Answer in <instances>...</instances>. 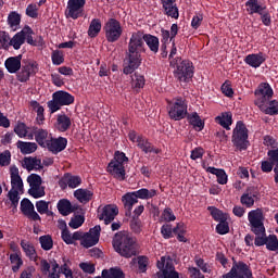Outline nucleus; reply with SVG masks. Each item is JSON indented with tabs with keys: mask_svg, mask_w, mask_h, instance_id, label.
Instances as JSON below:
<instances>
[{
	"mask_svg": "<svg viewBox=\"0 0 278 278\" xmlns=\"http://www.w3.org/2000/svg\"><path fill=\"white\" fill-rule=\"evenodd\" d=\"M222 92H223V94H225V97H228L229 99H231V97H233V88H231L229 80H226L222 85Z\"/></svg>",
	"mask_w": 278,
	"mask_h": 278,
	"instance_id": "0e129e2a",
	"label": "nucleus"
},
{
	"mask_svg": "<svg viewBox=\"0 0 278 278\" xmlns=\"http://www.w3.org/2000/svg\"><path fill=\"white\" fill-rule=\"evenodd\" d=\"M170 66H176L174 77L178 79V81L188 84V81L194 77V65L189 60H181L180 58L173 59Z\"/></svg>",
	"mask_w": 278,
	"mask_h": 278,
	"instance_id": "423d86ee",
	"label": "nucleus"
},
{
	"mask_svg": "<svg viewBox=\"0 0 278 278\" xmlns=\"http://www.w3.org/2000/svg\"><path fill=\"white\" fill-rule=\"evenodd\" d=\"M20 210L24 216H27L29 218V220H42L40 215L36 212L34 203H31V200L27 198H24L21 201Z\"/></svg>",
	"mask_w": 278,
	"mask_h": 278,
	"instance_id": "2eb2a0df",
	"label": "nucleus"
},
{
	"mask_svg": "<svg viewBox=\"0 0 278 278\" xmlns=\"http://www.w3.org/2000/svg\"><path fill=\"white\" fill-rule=\"evenodd\" d=\"M10 175L12 190L23 191V178H21V175L18 174V167L15 165L12 166L10 168Z\"/></svg>",
	"mask_w": 278,
	"mask_h": 278,
	"instance_id": "393cba45",
	"label": "nucleus"
},
{
	"mask_svg": "<svg viewBox=\"0 0 278 278\" xmlns=\"http://www.w3.org/2000/svg\"><path fill=\"white\" fill-rule=\"evenodd\" d=\"M59 186L62 188V190H65V188H79V186H81V177L73 176L72 174L67 173L59 181Z\"/></svg>",
	"mask_w": 278,
	"mask_h": 278,
	"instance_id": "6ab92c4d",
	"label": "nucleus"
},
{
	"mask_svg": "<svg viewBox=\"0 0 278 278\" xmlns=\"http://www.w3.org/2000/svg\"><path fill=\"white\" fill-rule=\"evenodd\" d=\"M264 211L262 208L252 210L248 213L250 229L256 237L254 238L255 247H264L266 244V227H264Z\"/></svg>",
	"mask_w": 278,
	"mask_h": 278,
	"instance_id": "20e7f679",
	"label": "nucleus"
},
{
	"mask_svg": "<svg viewBox=\"0 0 278 278\" xmlns=\"http://www.w3.org/2000/svg\"><path fill=\"white\" fill-rule=\"evenodd\" d=\"M253 278V271H251V268L247 263L240 261L236 262L233 260L232 267L229 273L226 275H223L222 278Z\"/></svg>",
	"mask_w": 278,
	"mask_h": 278,
	"instance_id": "9b49d317",
	"label": "nucleus"
},
{
	"mask_svg": "<svg viewBox=\"0 0 278 278\" xmlns=\"http://www.w3.org/2000/svg\"><path fill=\"white\" fill-rule=\"evenodd\" d=\"M10 162H12V153L9 150L0 153V166H10Z\"/></svg>",
	"mask_w": 278,
	"mask_h": 278,
	"instance_id": "052dcab7",
	"label": "nucleus"
},
{
	"mask_svg": "<svg viewBox=\"0 0 278 278\" xmlns=\"http://www.w3.org/2000/svg\"><path fill=\"white\" fill-rule=\"evenodd\" d=\"M187 121L189 124L192 125L193 129H195V131H203V129H205V122H203V119H201V116H199V113L193 112V113H187L186 116Z\"/></svg>",
	"mask_w": 278,
	"mask_h": 278,
	"instance_id": "bb28decb",
	"label": "nucleus"
},
{
	"mask_svg": "<svg viewBox=\"0 0 278 278\" xmlns=\"http://www.w3.org/2000/svg\"><path fill=\"white\" fill-rule=\"evenodd\" d=\"M8 25L10 27H18L21 25V14L16 11H11L8 15Z\"/></svg>",
	"mask_w": 278,
	"mask_h": 278,
	"instance_id": "37998d69",
	"label": "nucleus"
},
{
	"mask_svg": "<svg viewBox=\"0 0 278 278\" xmlns=\"http://www.w3.org/2000/svg\"><path fill=\"white\" fill-rule=\"evenodd\" d=\"M116 216H118V206L109 204L102 208V213L98 215V218L104 220V225H110Z\"/></svg>",
	"mask_w": 278,
	"mask_h": 278,
	"instance_id": "f3484780",
	"label": "nucleus"
},
{
	"mask_svg": "<svg viewBox=\"0 0 278 278\" xmlns=\"http://www.w3.org/2000/svg\"><path fill=\"white\" fill-rule=\"evenodd\" d=\"M23 30L16 33L13 38L9 41V47H13L15 51H18L23 45H25V35Z\"/></svg>",
	"mask_w": 278,
	"mask_h": 278,
	"instance_id": "e433bc0d",
	"label": "nucleus"
},
{
	"mask_svg": "<svg viewBox=\"0 0 278 278\" xmlns=\"http://www.w3.org/2000/svg\"><path fill=\"white\" fill-rule=\"evenodd\" d=\"M9 260L12 264V271L18 273V270H21V266H23V258L21 257V252L11 253Z\"/></svg>",
	"mask_w": 278,
	"mask_h": 278,
	"instance_id": "ea45409f",
	"label": "nucleus"
},
{
	"mask_svg": "<svg viewBox=\"0 0 278 278\" xmlns=\"http://www.w3.org/2000/svg\"><path fill=\"white\" fill-rule=\"evenodd\" d=\"M244 62L252 68H260L266 62V55L262 52L248 54L244 58Z\"/></svg>",
	"mask_w": 278,
	"mask_h": 278,
	"instance_id": "4be33fe9",
	"label": "nucleus"
},
{
	"mask_svg": "<svg viewBox=\"0 0 278 278\" xmlns=\"http://www.w3.org/2000/svg\"><path fill=\"white\" fill-rule=\"evenodd\" d=\"M56 208L59 210V214L62 216H68V214H73V212H75L73 204H71V201L67 199H61L56 204Z\"/></svg>",
	"mask_w": 278,
	"mask_h": 278,
	"instance_id": "2f4dec72",
	"label": "nucleus"
},
{
	"mask_svg": "<svg viewBox=\"0 0 278 278\" xmlns=\"http://www.w3.org/2000/svg\"><path fill=\"white\" fill-rule=\"evenodd\" d=\"M16 146L23 155H29L31 153H36V151L38 150V144L36 142H27V141L18 140Z\"/></svg>",
	"mask_w": 278,
	"mask_h": 278,
	"instance_id": "c85d7f7f",
	"label": "nucleus"
},
{
	"mask_svg": "<svg viewBox=\"0 0 278 278\" xmlns=\"http://www.w3.org/2000/svg\"><path fill=\"white\" fill-rule=\"evenodd\" d=\"M205 155V150L202 147H197L191 151L190 159L193 161L201 160Z\"/></svg>",
	"mask_w": 278,
	"mask_h": 278,
	"instance_id": "680f3d73",
	"label": "nucleus"
},
{
	"mask_svg": "<svg viewBox=\"0 0 278 278\" xmlns=\"http://www.w3.org/2000/svg\"><path fill=\"white\" fill-rule=\"evenodd\" d=\"M216 233L219 236H226V233H229V222L222 220L216 225Z\"/></svg>",
	"mask_w": 278,
	"mask_h": 278,
	"instance_id": "5fc2aeb1",
	"label": "nucleus"
},
{
	"mask_svg": "<svg viewBox=\"0 0 278 278\" xmlns=\"http://www.w3.org/2000/svg\"><path fill=\"white\" fill-rule=\"evenodd\" d=\"M85 5H86V0H68L67 7L65 10L66 18H73V21H77V18H81V16H84Z\"/></svg>",
	"mask_w": 278,
	"mask_h": 278,
	"instance_id": "f8f14e48",
	"label": "nucleus"
},
{
	"mask_svg": "<svg viewBox=\"0 0 278 278\" xmlns=\"http://www.w3.org/2000/svg\"><path fill=\"white\" fill-rule=\"evenodd\" d=\"M0 49H10V35L3 30L0 31Z\"/></svg>",
	"mask_w": 278,
	"mask_h": 278,
	"instance_id": "4d7b16f0",
	"label": "nucleus"
},
{
	"mask_svg": "<svg viewBox=\"0 0 278 278\" xmlns=\"http://www.w3.org/2000/svg\"><path fill=\"white\" fill-rule=\"evenodd\" d=\"M267 156L270 160V162H273V164L275 165V168H278V148L268 150Z\"/></svg>",
	"mask_w": 278,
	"mask_h": 278,
	"instance_id": "338daca9",
	"label": "nucleus"
},
{
	"mask_svg": "<svg viewBox=\"0 0 278 278\" xmlns=\"http://www.w3.org/2000/svg\"><path fill=\"white\" fill-rule=\"evenodd\" d=\"M27 182L29 184L30 188L42 186V177H40L38 174H30L27 177Z\"/></svg>",
	"mask_w": 278,
	"mask_h": 278,
	"instance_id": "864d4df0",
	"label": "nucleus"
},
{
	"mask_svg": "<svg viewBox=\"0 0 278 278\" xmlns=\"http://www.w3.org/2000/svg\"><path fill=\"white\" fill-rule=\"evenodd\" d=\"M36 208H37V212L42 215L49 208V202L45 200H39L36 202Z\"/></svg>",
	"mask_w": 278,
	"mask_h": 278,
	"instance_id": "774afa93",
	"label": "nucleus"
},
{
	"mask_svg": "<svg viewBox=\"0 0 278 278\" xmlns=\"http://www.w3.org/2000/svg\"><path fill=\"white\" fill-rule=\"evenodd\" d=\"M168 116L172 121H184L188 116V104L184 98L174 99V103L169 105Z\"/></svg>",
	"mask_w": 278,
	"mask_h": 278,
	"instance_id": "9d476101",
	"label": "nucleus"
},
{
	"mask_svg": "<svg viewBox=\"0 0 278 278\" xmlns=\"http://www.w3.org/2000/svg\"><path fill=\"white\" fill-rule=\"evenodd\" d=\"M215 123L229 131L231 130V125H233V115H231V112L222 113V115L215 117Z\"/></svg>",
	"mask_w": 278,
	"mask_h": 278,
	"instance_id": "a878e982",
	"label": "nucleus"
},
{
	"mask_svg": "<svg viewBox=\"0 0 278 278\" xmlns=\"http://www.w3.org/2000/svg\"><path fill=\"white\" fill-rule=\"evenodd\" d=\"M23 35H24V41L26 40L27 45H30L31 47H34V29H31V27H29L28 25H26L23 29Z\"/></svg>",
	"mask_w": 278,
	"mask_h": 278,
	"instance_id": "3c124183",
	"label": "nucleus"
},
{
	"mask_svg": "<svg viewBox=\"0 0 278 278\" xmlns=\"http://www.w3.org/2000/svg\"><path fill=\"white\" fill-rule=\"evenodd\" d=\"M207 211L210 212L212 218L216 223L227 220V218H228V215L226 213H224L223 211H220L219 208H217L216 206H207Z\"/></svg>",
	"mask_w": 278,
	"mask_h": 278,
	"instance_id": "58836bf2",
	"label": "nucleus"
},
{
	"mask_svg": "<svg viewBox=\"0 0 278 278\" xmlns=\"http://www.w3.org/2000/svg\"><path fill=\"white\" fill-rule=\"evenodd\" d=\"M273 87L268 83H262L254 91V105L263 112V114H267L268 116H278V101L271 100Z\"/></svg>",
	"mask_w": 278,
	"mask_h": 278,
	"instance_id": "f03ea898",
	"label": "nucleus"
},
{
	"mask_svg": "<svg viewBox=\"0 0 278 278\" xmlns=\"http://www.w3.org/2000/svg\"><path fill=\"white\" fill-rule=\"evenodd\" d=\"M163 5V13L170 18H179V8H177V0H161Z\"/></svg>",
	"mask_w": 278,
	"mask_h": 278,
	"instance_id": "aec40b11",
	"label": "nucleus"
},
{
	"mask_svg": "<svg viewBox=\"0 0 278 278\" xmlns=\"http://www.w3.org/2000/svg\"><path fill=\"white\" fill-rule=\"evenodd\" d=\"M75 103V96L67 91L59 90L52 94V100L48 101L47 105L51 114L60 111L64 105H73Z\"/></svg>",
	"mask_w": 278,
	"mask_h": 278,
	"instance_id": "6e6552de",
	"label": "nucleus"
},
{
	"mask_svg": "<svg viewBox=\"0 0 278 278\" xmlns=\"http://www.w3.org/2000/svg\"><path fill=\"white\" fill-rule=\"evenodd\" d=\"M138 270L139 273H147V268L149 267V256L140 255L138 256Z\"/></svg>",
	"mask_w": 278,
	"mask_h": 278,
	"instance_id": "603ef678",
	"label": "nucleus"
},
{
	"mask_svg": "<svg viewBox=\"0 0 278 278\" xmlns=\"http://www.w3.org/2000/svg\"><path fill=\"white\" fill-rule=\"evenodd\" d=\"M245 7L248 8L247 11L249 14H260L264 10H266V7L260 4V0H248L245 2Z\"/></svg>",
	"mask_w": 278,
	"mask_h": 278,
	"instance_id": "f704fd0d",
	"label": "nucleus"
},
{
	"mask_svg": "<svg viewBox=\"0 0 278 278\" xmlns=\"http://www.w3.org/2000/svg\"><path fill=\"white\" fill-rule=\"evenodd\" d=\"M28 194H30V197H33V199H42V197H45V194H46L45 187H42V185H40L38 187H30L28 189Z\"/></svg>",
	"mask_w": 278,
	"mask_h": 278,
	"instance_id": "a18cd8bd",
	"label": "nucleus"
},
{
	"mask_svg": "<svg viewBox=\"0 0 278 278\" xmlns=\"http://www.w3.org/2000/svg\"><path fill=\"white\" fill-rule=\"evenodd\" d=\"M26 16H29V18H38V7L36 4H28L26 8Z\"/></svg>",
	"mask_w": 278,
	"mask_h": 278,
	"instance_id": "69168bd1",
	"label": "nucleus"
},
{
	"mask_svg": "<svg viewBox=\"0 0 278 278\" xmlns=\"http://www.w3.org/2000/svg\"><path fill=\"white\" fill-rule=\"evenodd\" d=\"M130 229L134 231V233H140L142 231V220H140V217L131 218Z\"/></svg>",
	"mask_w": 278,
	"mask_h": 278,
	"instance_id": "6e6d98bb",
	"label": "nucleus"
},
{
	"mask_svg": "<svg viewBox=\"0 0 278 278\" xmlns=\"http://www.w3.org/2000/svg\"><path fill=\"white\" fill-rule=\"evenodd\" d=\"M103 30L108 42H118L121 36H123V26L121 25V22L114 17L108 20Z\"/></svg>",
	"mask_w": 278,
	"mask_h": 278,
	"instance_id": "1a4fd4ad",
	"label": "nucleus"
},
{
	"mask_svg": "<svg viewBox=\"0 0 278 278\" xmlns=\"http://www.w3.org/2000/svg\"><path fill=\"white\" fill-rule=\"evenodd\" d=\"M161 236H163L164 240H170L173 238V225L164 224L161 227Z\"/></svg>",
	"mask_w": 278,
	"mask_h": 278,
	"instance_id": "13d9d810",
	"label": "nucleus"
},
{
	"mask_svg": "<svg viewBox=\"0 0 278 278\" xmlns=\"http://www.w3.org/2000/svg\"><path fill=\"white\" fill-rule=\"evenodd\" d=\"M92 197H94V193L88 189L80 188L74 191V198L79 203H89V201H92Z\"/></svg>",
	"mask_w": 278,
	"mask_h": 278,
	"instance_id": "7c9ffc66",
	"label": "nucleus"
},
{
	"mask_svg": "<svg viewBox=\"0 0 278 278\" xmlns=\"http://www.w3.org/2000/svg\"><path fill=\"white\" fill-rule=\"evenodd\" d=\"M147 47L152 53H159L160 38L155 35L144 34V30H137L131 34L124 59V75H131L142 66V53H147Z\"/></svg>",
	"mask_w": 278,
	"mask_h": 278,
	"instance_id": "f257e3e1",
	"label": "nucleus"
},
{
	"mask_svg": "<svg viewBox=\"0 0 278 278\" xmlns=\"http://www.w3.org/2000/svg\"><path fill=\"white\" fill-rule=\"evenodd\" d=\"M231 142L239 151H247L249 149V128L242 121H238L232 130Z\"/></svg>",
	"mask_w": 278,
	"mask_h": 278,
	"instance_id": "0eeeda50",
	"label": "nucleus"
},
{
	"mask_svg": "<svg viewBox=\"0 0 278 278\" xmlns=\"http://www.w3.org/2000/svg\"><path fill=\"white\" fill-rule=\"evenodd\" d=\"M137 147L141 149L143 153H155V155L162 153V149L153 147V143L142 136H138Z\"/></svg>",
	"mask_w": 278,
	"mask_h": 278,
	"instance_id": "412c9836",
	"label": "nucleus"
},
{
	"mask_svg": "<svg viewBox=\"0 0 278 278\" xmlns=\"http://www.w3.org/2000/svg\"><path fill=\"white\" fill-rule=\"evenodd\" d=\"M21 60H23V55L18 54L16 56L8 58L4 62V66L8 73L14 74L21 71Z\"/></svg>",
	"mask_w": 278,
	"mask_h": 278,
	"instance_id": "b1692460",
	"label": "nucleus"
},
{
	"mask_svg": "<svg viewBox=\"0 0 278 278\" xmlns=\"http://www.w3.org/2000/svg\"><path fill=\"white\" fill-rule=\"evenodd\" d=\"M39 71L38 62L31 61L26 65L21 66L20 72L17 73L16 77L21 84H27L30 77H34Z\"/></svg>",
	"mask_w": 278,
	"mask_h": 278,
	"instance_id": "4468645a",
	"label": "nucleus"
},
{
	"mask_svg": "<svg viewBox=\"0 0 278 278\" xmlns=\"http://www.w3.org/2000/svg\"><path fill=\"white\" fill-rule=\"evenodd\" d=\"M81 247L85 249H90V247H94L99 244V240L96 239L92 235L85 232L83 241H80Z\"/></svg>",
	"mask_w": 278,
	"mask_h": 278,
	"instance_id": "a19ab883",
	"label": "nucleus"
},
{
	"mask_svg": "<svg viewBox=\"0 0 278 278\" xmlns=\"http://www.w3.org/2000/svg\"><path fill=\"white\" fill-rule=\"evenodd\" d=\"M61 238L65 244H74L75 241H73V235H71V230L68 228H65L61 232Z\"/></svg>",
	"mask_w": 278,
	"mask_h": 278,
	"instance_id": "e2e57ef3",
	"label": "nucleus"
},
{
	"mask_svg": "<svg viewBox=\"0 0 278 278\" xmlns=\"http://www.w3.org/2000/svg\"><path fill=\"white\" fill-rule=\"evenodd\" d=\"M156 267L161 278H179V271L175 270V265L172 262L166 261V256H162L161 261H157Z\"/></svg>",
	"mask_w": 278,
	"mask_h": 278,
	"instance_id": "ddd939ff",
	"label": "nucleus"
},
{
	"mask_svg": "<svg viewBox=\"0 0 278 278\" xmlns=\"http://www.w3.org/2000/svg\"><path fill=\"white\" fill-rule=\"evenodd\" d=\"M154 197H157V190H149L147 188H141L137 191L125 193L122 197V201L126 210V216H131V210H134V206L136 205V203H138V199L149 201V199H153Z\"/></svg>",
	"mask_w": 278,
	"mask_h": 278,
	"instance_id": "39448f33",
	"label": "nucleus"
},
{
	"mask_svg": "<svg viewBox=\"0 0 278 278\" xmlns=\"http://www.w3.org/2000/svg\"><path fill=\"white\" fill-rule=\"evenodd\" d=\"M144 84H147V80L142 74L135 73L131 75L130 86L135 92H140L144 88Z\"/></svg>",
	"mask_w": 278,
	"mask_h": 278,
	"instance_id": "473e14b6",
	"label": "nucleus"
},
{
	"mask_svg": "<svg viewBox=\"0 0 278 278\" xmlns=\"http://www.w3.org/2000/svg\"><path fill=\"white\" fill-rule=\"evenodd\" d=\"M108 173H110V175H112V177L118 181H125V175H127L125 165L121 163H114L113 161H111L108 165Z\"/></svg>",
	"mask_w": 278,
	"mask_h": 278,
	"instance_id": "a211bd4d",
	"label": "nucleus"
},
{
	"mask_svg": "<svg viewBox=\"0 0 278 278\" xmlns=\"http://www.w3.org/2000/svg\"><path fill=\"white\" fill-rule=\"evenodd\" d=\"M87 34L89 38H97L101 34V20H91Z\"/></svg>",
	"mask_w": 278,
	"mask_h": 278,
	"instance_id": "c9c22d12",
	"label": "nucleus"
},
{
	"mask_svg": "<svg viewBox=\"0 0 278 278\" xmlns=\"http://www.w3.org/2000/svg\"><path fill=\"white\" fill-rule=\"evenodd\" d=\"M21 247L26 255L31 262H38V253L34 244L26 242L25 240L21 241Z\"/></svg>",
	"mask_w": 278,
	"mask_h": 278,
	"instance_id": "c756f323",
	"label": "nucleus"
},
{
	"mask_svg": "<svg viewBox=\"0 0 278 278\" xmlns=\"http://www.w3.org/2000/svg\"><path fill=\"white\" fill-rule=\"evenodd\" d=\"M71 125H73V122L71 121V117H68V115H58L55 127L59 131H68L71 129Z\"/></svg>",
	"mask_w": 278,
	"mask_h": 278,
	"instance_id": "cd10ccee",
	"label": "nucleus"
},
{
	"mask_svg": "<svg viewBox=\"0 0 278 278\" xmlns=\"http://www.w3.org/2000/svg\"><path fill=\"white\" fill-rule=\"evenodd\" d=\"M266 249L268 251H278V238L277 235H269L266 237Z\"/></svg>",
	"mask_w": 278,
	"mask_h": 278,
	"instance_id": "c03bdc74",
	"label": "nucleus"
},
{
	"mask_svg": "<svg viewBox=\"0 0 278 278\" xmlns=\"http://www.w3.org/2000/svg\"><path fill=\"white\" fill-rule=\"evenodd\" d=\"M162 218L165 220V223H173L174 220H177V217L175 216V213H173V208L166 207L162 213Z\"/></svg>",
	"mask_w": 278,
	"mask_h": 278,
	"instance_id": "bf43d9fd",
	"label": "nucleus"
},
{
	"mask_svg": "<svg viewBox=\"0 0 278 278\" xmlns=\"http://www.w3.org/2000/svg\"><path fill=\"white\" fill-rule=\"evenodd\" d=\"M67 144H68V139L64 137H58V138L51 137L48 140L46 149H48V151H50L54 155H58V153H62V151L66 149Z\"/></svg>",
	"mask_w": 278,
	"mask_h": 278,
	"instance_id": "dca6fc26",
	"label": "nucleus"
},
{
	"mask_svg": "<svg viewBox=\"0 0 278 278\" xmlns=\"http://www.w3.org/2000/svg\"><path fill=\"white\" fill-rule=\"evenodd\" d=\"M39 244L43 251H51L53 249V238L50 235L39 237Z\"/></svg>",
	"mask_w": 278,
	"mask_h": 278,
	"instance_id": "79ce46f5",
	"label": "nucleus"
},
{
	"mask_svg": "<svg viewBox=\"0 0 278 278\" xmlns=\"http://www.w3.org/2000/svg\"><path fill=\"white\" fill-rule=\"evenodd\" d=\"M51 60L54 66H60L61 64H64V52L60 50H54L51 54Z\"/></svg>",
	"mask_w": 278,
	"mask_h": 278,
	"instance_id": "49530a36",
	"label": "nucleus"
},
{
	"mask_svg": "<svg viewBox=\"0 0 278 278\" xmlns=\"http://www.w3.org/2000/svg\"><path fill=\"white\" fill-rule=\"evenodd\" d=\"M86 222V218L84 217V215H76L75 217H72L68 226L72 229H79V227H81V225H84V223Z\"/></svg>",
	"mask_w": 278,
	"mask_h": 278,
	"instance_id": "09e8293b",
	"label": "nucleus"
},
{
	"mask_svg": "<svg viewBox=\"0 0 278 278\" xmlns=\"http://www.w3.org/2000/svg\"><path fill=\"white\" fill-rule=\"evenodd\" d=\"M206 173H211V175H215L217 177V184L220 186H226L228 181V176L225 169L216 168V167H207Z\"/></svg>",
	"mask_w": 278,
	"mask_h": 278,
	"instance_id": "72a5a7b5",
	"label": "nucleus"
},
{
	"mask_svg": "<svg viewBox=\"0 0 278 278\" xmlns=\"http://www.w3.org/2000/svg\"><path fill=\"white\" fill-rule=\"evenodd\" d=\"M255 201H257V198H253V195H249L248 193H243L240 198L241 205H244L245 207H253Z\"/></svg>",
	"mask_w": 278,
	"mask_h": 278,
	"instance_id": "8fccbe9b",
	"label": "nucleus"
},
{
	"mask_svg": "<svg viewBox=\"0 0 278 278\" xmlns=\"http://www.w3.org/2000/svg\"><path fill=\"white\" fill-rule=\"evenodd\" d=\"M102 278H125V273L119 267H111L102 270Z\"/></svg>",
	"mask_w": 278,
	"mask_h": 278,
	"instance_id": "4c0bfd02",
	"label": "nucleus"
},
{
	"mask_svg": "<svg viewBox=\"0 0 278 278\" xmlns=\"http://www.w3.org/2000/svg\"><path fill=\"white\" fill-rule=\"evenodd\" d=\"M115 253L121 257L131 260L138 255V242L128 231H118L114 235L112 240Z\"/></svg>",
	"mask_w": 278,
	"mask_h": 278,
	"instance_id": "7ed1b4c3",
	"label": "nucleus"
},
{
	"mask_svg": "<svg viewBox=\"0 0 278 278\" xmlns=\"http://www.w3.org/2000/svg\"><path fill=\"white\" fill-rule=\"evenodd\" d=\"M33 134L37 144L42 147V149H47V144L49 143V131L47 129L33 127Z\"/></svg>",
	"mask_w": 278,
	"mask_h": 278,
	"instance_id": "5701e85b",
	"label": "nucleus"
},
{
	"mask_svg": "<svg viewBox=\"0 0 278 278\" xmlns=\"http://www.w3.org/2000/svg\"><path fill=\"white\" fill-rule=\"evenodd\" d=\"M111 162H114L115 164H122L125 166L129 162V157L125 154V152L115 151L113 160Z\"/></svg>",
	"mask_w": 278,
	"mask_h": 278,
	"instance_id": "de8ad7c7",
	"label": "nucleus"
}]
</instances>
